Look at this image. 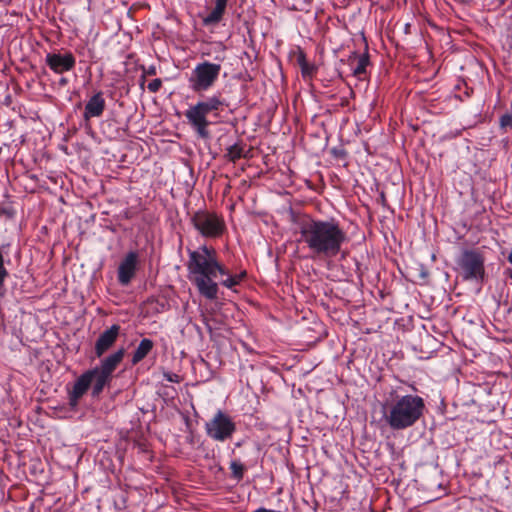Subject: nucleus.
<instances>
[{"label": "nucleus", "instance_id": "7", "mask_svg": "<svg viewBox=\"0 0 512 512\" xmlns=\"http://www.w3.org/2000/svg\"><path fill=\"white\" fill-rule=\"evenodd\" d=\"M194 228L205 238H218L225 230L222 217L214 212L199 210L191 217Z\"/></svg>", "mask_w": 512, "mask_h": 512}, {"label": "nucleus", "instance_id": "9", "mask_svg": "<svg viewBox=\"0 0 512 512\" xmlns=\"http://www.w3.org/2000/svg\"><path fill=\"white\" fill-rule=\"evenodd\" d=\"M46 65L55 73L62 74L75 67L76 60L71 52L65 54L48 53L45 57Z\"/></svg>", "mask_w": 512, "mask_h": 512}, {"label": "nucleus", "instance_id": "12", "mask_svg": "<svg viewBox=\"0 0 512 512\" xmlns=\"http://www.w3.org/2000/svg\"><path fill=\"white\" fill-rule=\"evenodd\" d=\"M90 386V373H88L87 370L86 372L80 375V377L75 381L72 389L69 390L68 392L69 405L72 408L78 405L79 400L88 391Z\"/></svg>", "mask_w": 512, "mask_h": 512}, {"label": "nucleus", "instance_id": "16", "mask_svg": "<svg viewBox=\"0 0 512 512\" xmlns=\"http://www.w3.org/2000/svg\"><path fill=\"white\" fill-rule=\"evenodd\" d=\"M88 373H90V382H93L92 396L97 397L103 391L104 387L109 384L112 378L94 368L88 370Z\"/></svg>", "mask_w": 512, "mask_h": 512}, {"label": "nucleus", "instance_id": "10", "mask_svg": "<svg viewBox=\"0 0 512 512\" xmlns=\"http://www.w3.org/2000/svg\"><path fill=\"white\" fill-rule=\"evenodd\" d=\"M137 265L138 253L135 251L128 252L120 262L117 271L118 282L121 285L126 286L131 282L136 274Z\"/></svg>", "mask_w": 512, "mask_h": 512}, {"label": "nucleus", "instance_id": "26", "mask_svg": "<svg viewBox=\"0 0 512 512\" xmlns=\"http://www.w3.org/2000/svg\"><path fill=\"white\" fill-rule=\"evenodd\" d=\"M508 261L512 264V249H511V252L508 255Z\"/></svg>", "mask_w": 512, "mask_h": 512}, {"label": "nucleus", "instance_id": "11", "mask_svg": "<svg viewBox=\"0 0 512 512\" xmlns=\"http://www.w3.org/2000/svg\"><path fill=\"white\" fill-rule=\"evenodd\" d=\"M119 333L120 326L114 324L99 335L94 347L95 354L98 358H100L106 351H108L114 345L119 336Z\"/></svg>", "mask_w": 512, "mask_h": 512}, {"label": "nucleus", "instance_id": "21", "mask_svg": "<svg viewBox=\"0 0 512 512\" xmlns=\"http://www.w3.org/2000/svg\"><path fill=\"white\" fill-rule=\"evenodd\" d=\"M230 470H231V475L234 479H236L237 481H240L243 479L245 467L240 461H238V460L231 461Z\"/></svg>", "mask_w": 512, "mask_h": 512}, {"label": "nucleus", "instance_id": "5", "mask_svg": "<svg viewBox=\"0 0 512 512\" xmlns=\"http://www.w3.org/2000/svg\"><path fill=\"white\" fill-rule=\"evenodd\" d=\"M221 72V64L203 61L192 69L188 78L189 88L194 93L210 90L217 82Z\"/></svg>", "mask_w": 512, "mask_h": 512}, {"label": "nucleus", "instance_id": "13", "mask_svg": "<svg viewBox=\"0 0 512 512\" xmlns=\"http://www.w3.org/2000/svg\"><path fill=\"white\" fill-rule=\"evenodd\" d=\"M106 107V102L101 91L95 93L86 103L84 109V118L86 120L90 118L100 117Z\"/></svg>", "mask_w": 512, "mask_h": 512}, {"label": "nucleus", "instance_id": "24", "mask_svg": "<svg viewBox=\"0 0 512 512\" xmlns=\"http://www.w3.org/2000/svg\"><path fill=\"white\" fill-rule=\"evenodd\" d=\"M500 125L502 128L512 127V116L505 114L500 118Z\"/></svg>", "mask_w": 512, "mask_h": 512}, {"label": "nucleus", "instance_id": "2", "mask_svg": "<svg viewBox=\"0 0 512 512\" xmlns=\"http://www.w3.org/2000/svg\"><path fill=\"white\" fill-rule=\"evenodd\" d=\"M300 239L309 252L321 258H334L347 242V233L334 219H307L300 223Z\"/></svg>", "mask_w": 512, "mask_h": 512}, {"label": "nucleus", "instance_id": "17", "mask_svg": "<svg viewBox=\"0 0 512 512\" xmlns=\"http://www.w3.org/2000/svg\"><path fill=\"white\" fill-rule=\"evenodd\" d=\"M153 341L148 339V338H144L140 341L138 347L136 348V350L134 351L133 353V356H132V359H131V362L133 365L139 363L140 361H142L150 352L151 350L153 349Z\"/></svg>", "mask_w": 512, "mask_h": 512}, {"label": "nucleus", "instance_id": "4", "mask_svg": "<svg viewBox=\"0 0 512 512\" xmlns=\"http://www.w3.org/2000/svg\"><path fill=\"white\" fill-rule=\"evenodd\" d=\"M225 106V100L221 95L214 94L190 105L184 115L198 138L209 139L210 132L208 128L212 124L209 117L217 118Z\"/></svg>", "mask_w": 512, "mask_h": 512}, {"label": "nucleus", "instance_id": "23", "mask_svg": "<svg viewBox=\"0 0 512 512\" xmlns=\"http://www.w3.org/2000/svg\"><path fill=\"white\" fill-rule=\"evenodd\" d=\"M161 87H162V80L159 78L152 80L147 86L148 90L151 93H157Z\"/></svg>", "mask_w": 512, "mask_h": 512}, {"label": "nucleus", "instance_id": "1", "mask_svg": "<svg viewBox=\"0 0 512 512\" xmlns=\"http://www.w3.org/2000/svg\"><path fill=\"white\" fill-rule=\"evenodd\" d=\"M186 266L188 278L198 293L211 301L218 297L217 278L219 276L223 278L220 284L230 290H234L246 277V271L231 274L227 267L219 261L215 248L207 245H202L196 250H188Z\"/></svg>", "mask_w": 512, "mask_h": 512}, {"label": "nucleus", "instance_id": "3", "mask_svg": "<svg viewBox=\"0 0 512 512\" xmlns=\"http://www.w3.org/2000/svg\"><path fill=\"white\" fill-rule=\"evenodd\" d=\"M424 399L418 395L396 396L386 405L384 419L393 430L412 427L423 415Z\"/></svg>", "mask_w": 512, "mask_h": 512}, {"label": "nucleus", "instance_id": "22", "mask_svg": "<svg viewBox=\"0 0 512 512\" xmlns=\"http://www.w3.org/2000/svg\"><path fill=\"white\" fill-rule=\"evenodd\" d=\"M157 74V69L154 65L149 66L148 68H143V75L141 77L140 86L141 88L144 87L145 83V77L148 76H154Z\"/></svg>", "mask_w": 512, "mask_h": 512}, {"label": "nucleus", "instance_id": "19", "mask_svg": "<svg viewBox=\"0 0 512 512\" xmlns=\"http://www.w3.org/2000/svg\"><path fill=\"white\" fill-rule=\"evenodd\" d=\"M369 64V56L368 54H362L357 57L356 66L353 67V75L362 79V75L366 73V68Z\"/></svg>", "mask_w": 512, "mask_h": 512}, {"label": "nucleus", "instance_id": "25", "mask_svg": "<svg viewBox=\"0 0 512 512\" xmlns=\"http://www.w3.org/2000/svg\"><path fill=\"white\" fill-rule=\"evenodd\" d=\"M6 213H7L6 209L0 207V216L4 215Z\"/></svg>", "mask_w": 512, "mask_h": 512}, {"label": "nucleus", "instance_id": "14", "mask_svg": "<svg viewBox=\"0 0 512 512\" xmlns=\"http://www.w3.org/2000/svg\"><path fill=\"white\" fill-rule=\"evenodd\" d=\"M125 355L124 348L118 349L116 352L110 354L101 360L100 365L94 369L112 378L113 372L116 370L118 365L122 362Z\"/></svg>", "mask_w": 512, "mask_h": 512}, {"label": "nucleus", "instance_id": "15", "mask_svg": "<svg viewBox=\"0 0 512 512\" xmlns=\"http://www.w3.org/2000/svg\"><path fill=\"white\" fill-rule=\"evenodd\" d=\"M214 4L213 9L203 18V24L206 26L219 23L226 11L228 0H210Z\"/></svg>", "mask_w": 512, "mask_h": 512}, {"label": "nucleus", "instance_id": "8", "mask_svg": "<svg viewBox=\"0 0 512 512\" xmlns=\"http://www.w3.org/2000/svg\"><path fill=\"white\" fill-rule=\"evenodd\" d=\"M205 431L207 436L212 440L224 442L233 437L236 431V424L227 413L218 410L214 416L205 423Z\"/></svg>", "mask_w": 512, "mask_h": 512}, {"label": "nucleus", "instance_id": "27", "mask_svg": "<svg viewBox=\"0 0 512 512\" xmlns=\"http://www.w3.org/2000/svg\"><path fill=\"white\" fill-rule=\"evenodd\" d=\"M174 377H177V375H173V376L169 375V376L167 377V379H168L169 381H174Z\"/></svg>", "mask_w": 512, "mask_h": 512}, {"label": "nucleus", "instance_id": "6", "mask_svg": "<svg viewBox=\"0 0 512 512\" xmlns=\"http://www.w3.org/2000/svg\"><path fill=\"white\" fill-rule=\"evenodd\" d=\"M458 265L464 280L482 282L485 276L484 255L474 249H466L458 259Z\"/></svg>", "mask_w": 512, "mask_h": 512}, {"label": "nucleus", "instance_id": "18", "mask_svg": "<svg viewBox=\"0 0 512 512\" xmlns=\"http://www.w3.org/2000/svg\"><path fill=\"white\" fill-rule=\"evenodd\" d=\"M297 63L301 68L303 77H311L315 73V66L307 61L303 52H300L297 56Z\"/></svg>", "mask_w": 512, "mask_h": 512}, {"label": "nucleus", "instance_id": "20", "mask_svg": "<svg viewBox=\"0 0 512 512\" xmlns=\"http://www.w3.org/2000/svg\"><path fill=\"white\" fill-rule=\"evenodd\" d=\"M225 157L235 163L243 157V146L240 143H235L227 148Z\"/></svg>", "mask_w": 512, "mask_h": 512}]
</instances>
